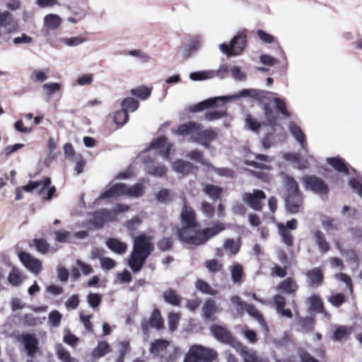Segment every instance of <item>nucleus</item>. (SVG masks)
Segmentation results:
<instances>
[{"label":"nucleus","mask_w":362,"mask_h":362,"mask_svg":"<svg viewBox=\"0 0 362 362\" xmlns=\"http://www.w3.org/2000/svg\"><path fill=\"white\" fill-rule=\"evenodd\" d=\"M182 227L178 230L179 239L189 245H199L225 230V224L216 222L214 226L198 230L196 216L193 209L184 201L180 214Z\"/></svg>","instance_id":"1"},{"label":"nucleus","mask_w":362,"mask_h":362,"mask_svg":"<svg viewBox=\"0 0 362 362\" xmlns=\"http://www.w3.org/2000/svg\"><path fill=\"white\" fill-rule=\"evenodd\" d=\"M173 145L172 144L167 143V139L165 137H159L153 141L149 148L142 152L139 158L145 165V169L146 172L156 177H163L168 171V168L164 165L153 164V158H151V151L153 150L158 151L160 155L163 156V158L168 161H171V154L173 153L175 150L173 148Z\"/></svg>","instance_id":"2"},{"label":"nucleus","mask_w":362,"mask_h":362,"mask_svg":"<svg viewBox=\"0 0 362 362\" xmlns=\"http://www.w3.org/2000/svg\"><path fill=\"white\" fill-rule=\"evenodd\" d=\"M288 129L302 148L304 156L300 153H286L284 158L290 162L293 167L298 169L307 168L309 165V161L313 160V156L308 152V146L306 136L301 128L295 122H290L288 124Z\"/></svg>","instance_id":"3"},{"label":"nucleus","mask_w":362,"mask_h":362,"mask_svg":"<svg viewBox=\"0 0 362 362\" xmlns=\"http://www.w3.org/2000/svg\"><path fill=\"white\" fill-rule=\"evenodd\" d=\"M153 238L141 233L134 238L133 250L128 260L129 267L134 272H138L153 250Z\"/></svg>","instance_id":"4"},{"label":"nucleus","mask_w":362,"mask_h":362,"mask_svg":"<svg viewBox=\"0 0 362 362\" xmlns=\"http://www.w3.org/2000/svg\"><path fill=\"white\" fill-rule=\"evenodd\" d=\"M263 91L257 90V89H244L241 90L239 93L227 95V96H219L215 98H211L207 100H205L196 105H194L192 108V111L194 112H199L202 111L209 107H213L218 102H222L223 103L235 101L240 98H252L259 99L262 96Z\"/></svg>","instance_id":"5"},{"label":"nucleus","mask_w":362,"mask_h":362,"mask_svg":"<svg viewBox=\"0 0 362 362\" xmlns=\"http://www.w3.org/2000/svg\"><path fill=\"white\" fill-rule=\"evenodd\" d=\"M150 351L154 356L166 362L175 360L180 354L178 347L165 339H156L153 341Z\"/></svg>","instance_id":"6"},{"label":"nucleus","mask_w":362,"mask_h":362,"mask_svg":"<svg viewBox=\"0 0 362 362\" xmlns=\"http://www.w3.org/2000/svg\"><path fill=\"white\" fill-rule=\"evenodd\" d=\"M216 357L214 350L196 344L189 347L183 362H211Z\"/></svg>","instance_id":"7"},{"label":"nucleus","mask_w":362,"mask_h":362,"mask_svg":"<svg viewBox=\"0 0 362 362\" xmlns=\"http://www.w3.org/2000/svg\"><path fill=\"white\" fill-rule=\"evenodd\" d=\"M51 180L46 177L40 181H30L29 183L23 187L26 192H33L42 195V198L46 200H50L56 192L54 187H49Z\"/></svg>","instance_id":"8"},{"label":"nucleus","mask_w":362,"mask_h":362,"mask_svg":"<svg viewBox=\"0 0 362 362\" xmlns=\"http://www.w3.org/2000/svg\"><path fill=\"white\" fill-rule=\"evenodd\" d=\"M303 182L306 189L313 191L319 195H325L328 192L327 185L322 179L315 176H305L303 178Z\"/></svg>","instance_id":"9"},{"label":"nucleus","mask_w":362,"mask_h":362,"mask_svg":"<svg viewBox=\"0 0 362 362\" xmlns=\"http://www.w3.org/2000/svg\"><path fill=\"white\" fill-rule=\"evenodd\" d=\"M232 303L237 306V311L243 313L245 310L252 317H253L262 327H265V323L261 313L251 305H247L238 296H233L230 299Z\"/></svg>","instance_id":"10"},{"label":"nucleus","mask_w":362,"mask_h":362,"mask_svg":"<svg viewBox=\"0 0 362 362\" xmlns=\"http://www.w3.org/2000/svg\"><path fill=\"white\" fill-rule=\"evenodd\" d=\"M18 24L8 11H0V37L16 32Z\"/></svg>","instance_id":"11"},{"label":"nucleus","mask_w":362,"mask_h":362,"mask_svg":"<svg viewBox=\"0 0 362 362\" xmlns=\"http://www.w3.org/2000/svg\"><path fill=\"white\" fill-rule=\"evenodd\" d=\"M18 258L23 265L31 273L38 275L42 270V262L28 252H21Z\"/></svg>","instance_id":"12"},{"label":"nucleus","mask_w":362,"mask_h":362,"mask_svg":"<svg viewBox=\"0 0 362 362\" xmlns=\"http://www.w3.org/2000/svg\"><path fill=\"white\" fill-rule=\"evenodd\" d=\"M266 198L265 194L260 189H254L252 192H246L243 195V201L252 209L261 210L262 202Z\"/></svg>","instance_id":"13"},{"label":"nucleus","mask_w":362,"mask_h":362,"mask_svg":"<svg viewBox=\"0 0 362 362\" xmlns=\"http://www.w3.org/2000/svg\"><path fill=\"white\" fill-rule=\"evenodd\" d=\"M18 341L23 346L28 356L33 357L38 350V341L34 335L23 334L18 337Z\"/></svg>","instance_id":"14"},{"label":"nucleus","mask_w":362,"mask_h":362,"mask_svg":"<svg viewBox=\"0 0 362 362\" xmlns=\"http://www.w3.org/2000/svg\"><path fill=\"white\" fill-rule=\"evenodd\" d=\"M200 124L196 122H188L178 126L177 128L173 129V133L178 136H190V141L194 142V135H197V131L202 128Z\"/></svg>","instance_id":"15"},{"label":"nucleus","mask_w":362,"mask_h":362,"mask_svg":"<svg viewBox=\"0 0 362 362\" xmlns=\"http://www.w3.org/2000/svg\"><path fill=\"white\" fill-rule=\"evenodd\" d=\"M126 187L127 185L122 183L111 182L107 186L106 189L100 195L99 199L117 198L120 196L126 195Z\"/></svg>","instance_id":"16"},{"label":"nucleus","mask_w":362,"mask_h":362,"mask_svg":"<svg viewBox=\"0 0 362 362\" xmlns=\"http://www.w3.org/2000/svg\"><path fill=\"white\" fill-rule=\"evenodd\" d=\"M194 142L199 143L206 148L209 147V144L217 139L218 134L213 129H206L197 131V135H194Z\"/></svg>","instance_id":"17"},{"label":"nucleus","mask_w":362,"mask_h":362,"mask_svg":"<svg viewBox=\"0 0 362 362\" xmlns=\"http://www.w3.org/2000/svg\"><path fill=\"white\" fill-rule=\"evenodd\" d=\"M202 45V39L200 36H194L188 43L181 47L182 55L185 58L190 57L194 52L199 49Z\"/></svg>","instance_id":"18"},{"label":"nucleus","mask_w":362,"mask_h":362,"mask_svg":"<svg viewBox=\"0 0 362 362\" xmlns=\"http://www.w3.org/2000/svg\"><path fill=\"white\" fill-rule=\"evenodd\" d=\"M114 220L115 216L112 215L110 211L102 210L96 212L90 219V222L95 228H100L105 222L112 221Z\"/></svg>","instance_id":"19"},{"label":"nucleus","mask_w":362,"mask_h":362,"mask_svg":"<svg viewBox=\"0 0 362 362\" xmlns=\"http://www.w3.org/2000/svg\"><path fill=\"white\" fill-rule=\"evenodd\" d=\"M232 54L233 56L241 55L247 45L246 35L243 33L236 35L230 41Z\"/></svg>","instance_id":"20"},{"label":"nucleus","mask_w":362,"mask_h":362,"mask_svg":"<svg viewBox=\"0 0 362 362\" xmlns=\"http://www.w3.org/2000/svg\"><path fill=\"white\" fill-rule=\"evenodd\" d=\"M235 344V348L243 356L244 362H268L266 360L258 358L254 351L248 349L247 347L239 343Z\"/></svg>","instance_id":"21"},{"label":"nucleus","mask_w":362,"mask_h":362,"mask_svg":"<svg viewBox=\"0 0 362 362\" xmlns=\"http://www.w3.org/2000/svg\"><path fill=\"white\" fill-rule=\"evenodd\" d=\"M302 205V198L300 194H288L286 199V206L288 211L292 214L298 213L300 211Z\"/></svg>","instance_id":"22"},{"label":"nucleus","mask_w":362,"mask_h":362,"mask_svg":"<svg viewBox=\"0 0 362 362\" xmlns=\"http://www.w3.org/2000/svg\"><path fill=\"white\" fill-rule=\"evenodd\" d=\"M211 331L214 337L221 341L225 343H231L233 341L230 332L222 326L213 325L211 327Z\"/></svg>","instance_id":"23"},{"label":"nucleus","mask_w":362,"mask_h":362,"mask_svg":"<svg viewBox=\"0 0 362 362\" xmlns=\"http://www.w3.org/2000/svg\"><path fill=\"white\" fill-rule=\"evenodd\" d=\"M172 169L178 174L187 175L192 172L194 166L193 165L182 159H177L171 163Z\"/></svg>","instance_id":"24"},{"label":"nucleus","mask_w":362,"mask_h":362,"mask_svg":"<svg viewBox=\"0 0 362 362\" xmlns=\"http://www.w3.org/2000/svg\"><path fill=\"white\" fill-rule=\"evenodd\" d=\"M217 310L216 303L213 300L209 299L206 300L202 307V317L206 320L213 321Z\"/></svg>","instance_id":"25"},{"label":"nucleus","mask_w":362,"mask_h":362,"mask_svg":"<svg viewBox=\"0 0 362 362\" xmlns=\"http://www.w3.org/2000/svg\"><path fill=\"white\" fill-rule=\"evenodd\" d=\"M307 277L310 286L317 287L322 283L323 273L320 269L315 268L307 272Z\"/></svg>","instance_id":"26"},{"label":"nucleus","mask_w":362,"mask_h":362,"mask_svg":"<svg viewBox=\"0 0 362 362\" xmlns=\"http://www.w3.org/2000/svg\"><path fill=\"white\" fill-rule=\"evenodd\" d=\"M109 117L118 127H123L129 120V114L122 108L112 112Z\"/></svg>","instance_id":"27"},{"label":"nucleus","mask_w":362,"mask_h":362,"mask_svg":"<svg viewBox=\"0 0 362 362\" xmlns=\"http://www.w3.org/2000/svg\"><path fill=\"white\" fill-rule=\"evenodd\" d=\"M256 159L257 161L251 162V165L259 168L269 170L272 168L271 163L274 160V158L263 154H257Z\"/></svg>","instance_id":"28"},{"label":"nucleus","mask_w":362,"mask_h":362,"mask_svg":"<svg viewBox=\"0 0 362 362\" xmlns=\"http://www.w3.org/2000/svg\"><path fill=\"white\" fill-rule=\"evenodd\" d=\"M298 288V284L293 278H287L278 285L277 289L286 293L291 294L296 292Z\"/></svg>","instance_id":"29"},{"label":"nucleus","mask_w":362,"mask_h":362,"mask_svg":"<svg viewBox=\"0 0 362 362\" xmlns=\"http://www.w3.org/2000/svg\"><path fill=\"white\" fill-rule=\"evenodd\" d=\"M62 22V20L61 17L57 14L54 13H49L46 15L44 17V25L50 30H55L57 29L61 23Z\"/></svg>","instance_id":"30"},{"label":"nucleus","mask_w":362,"mask_h":362,"mask_svg":"<svg viewBox=\"0 0 362 362\" xmlns=\"http://www.w3.org/2000/svg\"><path fill=\"white\" fill-rule=\"evenodd\" d=\"M106 245L112 252L121 255L127 251V245L116 238H110L107 240Z\"/></svg>","instance_id":"31"},{"label":"nucleus","mask_w":362,"mask_h":362,"mask_svg":"<svg viewBox=\"0 0 362 362\" xmlns=\"http://www.w3.org/2000/svg\"><path fill=\"white\" fill-rule=\"evenodd\" d=\"M327 163L332 165L336 170L349 174V169L344 160L340 158H329L327 159Z\"/></svg>","instance_id":"32"},{"label":"nucleus","mask_w":362,"mask_h":362,"mask_svg":"<svg viewBox=\"0 0 362 362\" xmlns=\"http://www.w3.org/2000/svg\"><path fill=\"white\" fill-rule=\"evenodd\" d=\"M24 276H23L21 270L16 267H13L8 276V281L9 284L12 286H17L22 284Z\"/></svg>","instance_id":"33"},{"label":"nucleus","mask_w":362,"mask_h":362,"mask_svg":"<svg viewBox=\"0 0 362 362\" xmlns=\"http://www.w3.org/2000/svg\"><path fill=\"white\" fill-rule=\"evenodd\" d=\"M277 228L284 243L287 246H291L293 245V238L290 231L291 230H288V228L282 223H278Z\"/></svg>","instance_id":"34"},{"label":"nucleus","mask_w":362,"mask_h":362,"mask_svg":"<svg viewBox=\"0 0 362 362\" xmlns=\"http://www.w3.org/2000/svg\"><path fill=\"white\" fill-rule=\"evenodd\" d=\"M145 189L142 183H136L132 187H126V195L132 198H138L144 194Z\"/></svg>","instance_id":"35"},{"label":"nucleus","mask_w":362,"mask_h":362,"mask_svg":"<svg viewBox=\"0 0 362 362\" xmlns=\"http://www.w3.org/2000/svg\"><path fill=\"white\" fill-rule=\"evenodd\" d=\"M122 108L127 113L136 111L139 107V103L134 98L128 97L123 99L121 102Z\"/></svg>","instance_id":"36"},{"label":"nucleus","mask_w":362,"mask_h":362,"mask_svg":"<svg viewBox=\"0 0 362 362\" xmlns=\"http://www.w3.org/2000/svg\"><path fill=\"white\" fill-rule=\"evenodd\" d=\"M215 77L214 70H206L202 71L192 72L189 78L192 81H204Z\"/></svg>","instance_id":"37"},{"label":"nucleus","mask_w":362,"mask_h":362,"mask_svg":"<svg viewBox=\"0 0 362 362\" xmlns=\"http://www.w3.org/2000/svg\"><path fill=\"white\" fill-rule=\"evenodd\" d=\"M110 346L106 341H100L93 349L92 356L95 358H100L110 352Z\"/></svg>","instance_id":"38"},{"label":"nucleus","mask_w":362,"mask_h":362,"mask_svg":"<svg viewBox=\"0 0 362 362\" xmlns=\"http://www.w3.org/2000/svg\"><path fill=\"white\" fill-rule=\"evenodd\" d=\"M152 88L141 86L131 90V94L143 100H146L151 94Z\"/></svg>","instance_id":"39"},{"label":"nucleus","mask_w":362,"mask_h":362,"mask_svg":"<svg viewBox=\"0 0 362 362\" xmlns=\"http://www.w3.org/2000/svg\"><path fill=\"white\" fill-rule=\"evenodd\" d=\"M314 237L320 250L323 253L327 252L329 250V245L327 242L323 233L321 231L317 230L314 233Z\"/></svg>","instance_id":"40"},{"label":"nucleus","mask_w":362,"mask_h":362,"mask_svg":"<svg viewBox=\"0 0 362 362\" xmlns=\"http://www.w3.org/2000/svg\"><path fill=\"white\" fill-rule=\"evenodd\" d=\"M229 72L232 78L240 81H245L247 79L246 71L240 66L233 65L230 67Z\"/></svg>","instance_id":"41"},{"label":"nucleus","mask_w":362,"mask_h":362,"mask_svg":"<svg viewBox=\"0 0 362 362\" xmlns=\"http://www.w3.org/2000/svg\"><path fill=\"white\" fill-rule=\"evenodd\" d=\"M163 298L167 303L174 306L179 305L181 300V298L177 294L176 291L172 289L165 291L163 293Z\"/></svg>","instance_id":"42"},{"label":"nucleus","mask_w":362,"mask_h":362,"mask_svg":"<svg viewBox=\"0 0 362 362\" xmlns=\"http://www.w3.org/2000/svg\"><path fill=\"white\" fill-rule=\"evenodd\" d=\"M203 190L206 194L214 200L219 199L222 192L221 187L211 185H204Z\"/></svg>","instance_id":"43"},{"label":"nucleus","mask_w":362,"mask_h":362,"mask_svg":"<svg viewBox=\"0 0 362 362\" xmlns=\"http://www.w3.org/2000/svg\"><path fill=\"white\" fill-rule=\"evenodd\" d=\"M245 122L246 127L253 132H258L262 127L258 120L250 114L247 115Z\"/></svg>","instance_id":"44"},{"label":"nucleus","mask_w":362,"mask_h":362,"mask_svg":"<svg viewBox=\"0 0 362 362\" xmlns=\"http://www.w3.org/2000/svg\"><path fill=\"white\" fill-rule=\"evenodd\" d=\"M283 180L285 186L287 188L288 194H299L298 183L293 180V177L288 175H284Z\"/></svg>","instance_id":"45"},{"label":"nucleus","mask_w":362,"mask_h":362,"mask_svg":"<svg viewBox=\"0 0 362 362\" xmlns=\"http://www.w3.org/2000/svg\"><path fill=\"white\" fill-rule=\"evenodd\" d=\"M61 88L62 84L57 82L44 83L42 86V90L48 97H51L52 95L59 93Z\"/></svg>","instance_id":"46"},{"label":"nucleus","mask_w":362,"mask_h":362,"mask_svg":"<svg viewBox=\"0 0 362 362\" xmlns=\"http://www.w3.org/2000/svg\"><path fill=\"white\" fill-rule=\"evenodd\" d=\"M57 355L58 358L62 362H78L77 360L71 357L69 352L62 345L57 346Z\"/></svg>","instance_id":"47"},{"label":"nucleus","mask_w":362,"mask_h":362,"mask_svg":"<svg viewBox=\"0 0 362 362\" xmlns=\"http://www.w3.org/2000/svg\"><path fill=\"white\" fill-rule=\"evenodd\" d=\"M240 245L238 240L226 239L223 243V248L230 253L235 255L240 249Z\"/></svg>","instance_id":"48"},{"label":"nucleus","mask_w":362,"mask_h":362,"mask_svg":"<svg viewBox=\"0 0 362 362\" xmlns=\"http://www.w3.org/2000/svg\"><path fill=\"white\" fill-rule=\"evenodd\" d=\"M48 71H49L48 69H47V70L35 69L30 75V79L34 82L42 83L47 80Z\"/></svg>","instance_id":"49"},{"label":"nucleus","mask_w":362,"mask_h":362,"mask_svg":"<svg viewBox=\"0 0 362 362\" xmlns=\"http://www.w3.org/2000/svg\"><path fill=\"white\" fill-rule=\"evenodd\" d=\"M156 199L160 203H168L170 202L173 198V192L169 190L168 189H161L157 194H156Z\"/></svg>","instance_id":"50"},{"label":"nucleus","mask_w":362,"mask_h":362,"mask_svg":"<svg viewBox=\"0 0 362 362\" xmlns=\"http://www.w3.org/2000/svg\"><path fill=\"white\" fill-rule=\"evenodd\" d=\"M350 329H348L344 326H339L337 327L335 331L334 332L333 339L335 341L343 340L346 339L348 336L350 334Z\"/></svg>","instance_id":"51"},{"label":"nucleus","mask_w":362,"mask_h":362,"mask_svg":"<svg viewBox=\"0 0 362 362\" xmlns=\"http://www.w3.org/2000/svg\"><path fill=\"white\" fill-rule=\"evenodd\" d=\"M55 240L59 243H71L73 239L72 234L64 230H59L54 233Z\"/></svg>","instance_id":"52"},{"label":"nucleus","mask_w":362,"mask_h":362,"mask_svg":"<svg viewBox=\"0 0 362 362\" xmlns=\"http://www.w3.org/2000/svg\"><path fill=\"white\" fill-rule=\"evenodd\" d=\"M127 54L129 56L139 59L141 63H147L152 59L151 57L146 52L139 49L130 50Z\"/></svg>","instance_id":"53"},{"label":"nucleus","mask_w":362,"mask_h":362,"mask_svg":"<svg viewBox=\"0 0 362 362\" xmlns=\"http://www.w3.org/2000/svg\"><path fill=\"white\" fill-rule=\"evenodd\" d=\"M272 101L274 104L275 107L279 110L280 113H281L284 116L286 117H289V112L286 109V105L283 98L274 97L272 99Z\"/></svg>","instance_id":"54"},{"label":"nucleus","mask_w":362,"mask_h":362,"mask_svg":"<svg viewBox=\"0 0 362 362\" xmlns=\"http://www.w3.org/2000/svg\"><path fill=\"white\" fill-rule=\"evenodd\" d=\"M187 157L190 158L192 160H194L203 165H205L206 167L210 166V164L203 159V154L199 150H194L190 151L187 155Z\"/></svg>","instance_id":"55"},{"label":"nucleus","mask_w":362,"mask_h":362,"mask_svg":"<svg viewBox=\"0 0 362 362\" xmlns=\"http://www.w3.org/2000/svg\"><path fill=\"white\" fill-rule=\"evenodd\" d=\"M150 325L152 327L160 329L163 327V320L160 312L158 310H155L150 318Z\"/></svg>","instance_id":"56"},{"label":"nucleus","mask_w":362,"mask_h":362,"mask_svg":"<svg viewBox=\"0 0 362 362\" xmlns=\"http://www.w3.org/2000/svg\"><path fill=\"white\" fill-rule=\"evenodd\" d=\"M231 276L234 283L240 282L243 275V267L241 264L236 263L230 270Z\"/></svg>","instance_id":"57"},{"label":"nucleus","mask_w":362,"mask_h":362,"mask_svg":"<svg viewBox=\"0 0 362 362\" xmlns=\"http://www.w3.org/2000/svg\"><path fill=\"white\" fill-rule=\"evenodd\" d=\"M335 246L339 251L341 256L346 258L347 260H355L356 259V255L352 250H344L342 246L340 245L339 242L337 240L334 241Z\"/></svg>","instance_id":"58"},{"label":"nucleus","mask_w":362,"mask_h":362,"mask_svg":"<svg viewBox=\"0 0 362 362\" xmlns=\"http://www.w3.org/2000/svg\"><path fill=\"white\" fill-rule=\"evenodd\" d=\"M142 223V218L135 216L131 220L127 221L124 224L125 227L131 231L136 230Z\"/></svg>","instance_id":"59"},{"label":"nucleus","mask_w":362,"mask_h":362,"mask_svg":"<svg viewBox=\"0 0 362 362\" xmlns=\"http://www.w3.org/2000/svg\"><path fill=\"white\" fill-rule=\"evenodd\" d=\"M180 316L179 313H170L168 315V326L171 332L175 331L177 328Z\"/></svg>","instance_id":"60"},{"label":"nucleus","mask_w":362,"mask_h":362,"mask_svg":"<svg viewBox=\"0 0 362 362\" xmlns=\"http://www.w3.org/2000/svg\"><path fill=\"white\" fill-rule=\"evenodd\" d=\"M257 35L259 40L263 42L264 43L267 44H271L274 42H275L276 38L274 36L272 35L271 34L264 31L263 30H258L257 31Z\"/></svg>","instance_id":"61"},{"label":"nucleus","mask_w":362,"mask_h":362,"mask_svg":"<svg viewBox=\"0 0 362 362\" xmlns=\"http://www.w3.org/2000/svg\"><path fill=\"white\" fill-rule=\"evenodd\" d=\"M63 340L66 344H67L71 346H74V345H76L78 343L79 339L77 337L72 334L69 330L64 329V335H63Z\"/></svg>","instance_id":"62"},{"label":"nucleus","mask_w":362,"mask_h":362,"mask_svg":"<svg viewBox=\"0 0 362 362\" xmlns=\"http://www.w3.org/2000/svg\"><path fill=\"white\" fill-rule=\"evenodd\" d=\"M62 318V314L57 310L50 312L48 317L49 323L54 327L59 326Z\"/></svg>","instance_id":"63"},{"label":"nucleus","mask_w":362,"mask_h":362,"mask_svg":"<svg viewBox=\"0 0 362 362\" xmlns=\"http://www.w3.org/2000/svg\"><path fill=\"white\" fill-rule=\"evenodd\" d=\"M59 40L69 47H76L83 42V39L81 37H64L61 38Z\"/></svg>","instance_id":"64"}]
</instances>
